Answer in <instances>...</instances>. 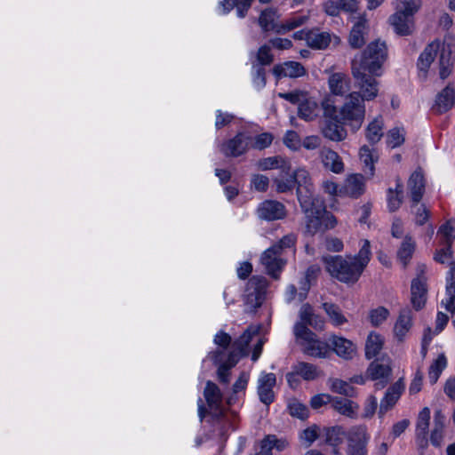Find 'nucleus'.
Here are the masks:
<instances>
[{
  "instance_id": "60",
  "label": "nucleus",
  "mask_w": 455,
  "mask_h": 455,
  "mask_svg": "<svg viewBox=\"0 0 455 455\" xmlns=\"http://www.w3.org/2000/svg\"><path fill=\"white\" fill-rule=\"evenodd\" d=\"M252 188L259 192H265L268 188L269 179L262 174H254L251 180Z\"/></svg>"
},
{
  "instance_id": "42",
  "label": "nucleus",
  "mask_w": 455,
  "mask_h": 455,
  "mask_svg": "<svg viewBox=\"0 0 455 455\" xmlns=\"http://www.w3.org/2000/svg\"><path fill=\"white\" fill-rule=\"evenodd\" d=\"M411 209L416 225L422 226L427 223L430 217V211L426 204L411 202Z\"/></svg>"
},
{
  "instance_id": "6",
  "label": "nucleus",
  "mask_w": 455,
  "mask_h": 455,
  "mask_svg": "<svg viewBox=\"0 0 455 455\" xmlns=\"http://www.w3.org/2000/svg\"><path fill=\"white\" fill-rule=\"evenodd\" d=\"M352 76L355 79V85L358 89L351 93H358L359 98L363 102L373 100L379 94V82L374 75L366 74V71L358 68H351Z\"/></svg>"
},
{
  "instance_id": "5",
  "label": "nucleus",
  "mask_w": 455,
  "mask_h": 455,
  "mask_svg": "<svg viewBox=\"0 0 455 455\" xmlns=\"http://www.w3.org/2000/svg\"><path fill=\"white\" fill-rule=\"evenodd\" d=\"M278 97L298 105V115L305 121H312L319 115V106L315 98L310 97L307 92L293 91L279 92Z\"/></svg>"
},
{
  "instance_id": "53",
  "label": "nucleus",
  "mask_w": 455,
  "mask_h": 455,
  "mask_svg": "<svg viewBox=\"0 0 455 455\" xmlns=\"http://www.w3.org/2000/svg\"><path fill=\"white\" fill-rule=\"evenodd\" d=\"M434 260L440 264H450L453 260L451 244L444 243L443 247L436 249L434 254Z\"/></svg>"
},
{
  "instance_id": "51",
  "label": "nucleus",
  "mask_w": 455,
  "mask_h": 455,
  "mask_svg": "<svg viewBox=\"0 0 455 455\" xmlns=\"http://www.w3.org/2000/svg\"><path fill=\"white\" fill-rule=\"evenodd\" d=\"M289 413L292 417L299 419H306L308 417L307 407L296 399H292L288 403Z\"/></svg>"
},
{
  "instance_id": "36",
  "label": "nucleus",
  "mask_w": 455,
  "mask_h": 455,
  "mask_svg": "<svg viewBox=\"0 0 455 455\" xmlns=\"http://www.w3.org/2000/svg\"><path fill=\"white\" fill-rule=\"evenodd\" d=\"M275 190L278 193H286L291 191L295 187L294 173L289 175V172H282V173L273 180Z\"/></svg>"
},
{
  "instance_id": "35",
  "label": "nucleus",
  "mask_w": 455,
  "mask_h": 455,
  "mask_svg": "<svg viewBox=\"0 0 455 455\" xmlns=\"http://www.w3.org/2000/svg\"><path fill=\"white\" fill-rule=\"evenodd\" d=\"M292 369L299 376L307 381L314 380L319 376L317 367L309 363L299 362L292 366Z\"/></svg>"
},
{
  "instance_id": "58",
  "label": "nucleus",
  "mask_w": 455,
  "mask_h": 455,
  "mask_svg": "<svg viewBox=\"0 0 455 455\" xmlns=\"http://www.w3.org/2000/svg\"><path fill=\"white\" fill-rule=\"evenodd\" d=\"M319 210L322 219L323 231L333 228L337 225V220L332 213L327 212L323 205V203L319 200Z\"/></svg>"
},
{
  "instance_id": "52",
  "label": "nucleus",
  "mask_w": 455,
  "mask_h": 455,
  "mask_svg": "<svg viewBox=\"0 0 455 455\" xmlns=\"http://www.w3.org/2000/svg\"><path fill=\"white\" fill-rule=\"evenodd\" d=\"M249 381V373L243 371L239 375L238 379L235 380V382L233 385L232 390L233 395L228 399V403L231 404L235 401V395L239 394L240 392H244Z\"/></svg>"
},
{
  "instance_id": "16",
  "label": "nucleus",
  "mask_w": 455,
  "mask_h": 455,
  "mask_svg": "<svg viewBox=\"0 0 455 455\" xmlns=\"http://www.w3.org/2000/svg\"><path fill=\"white\" fill-rule=\"evenodd\" d=\"M407 188L412 203H419L424 196L426 179L421 167H418L407 181Z\"/></svg>"
},
{
  "instance_id": "56",
  "label": "nucleus",
  "mask_w": 455,
  "mask_h": 455,
  "mask_svg": "<svg viewBox=\"0 0 455 455\" xmlns=\"http://www.w3.org/2000/svg\"><path fill=\"white\" fill-rule=\"evenodd\" d=\"M296 242V235L290 233L283 236L276 243L273 244L271 247L283 254L285 249L293 247Z\"/></svg>"
},
{
  "instance_id": "41",
  "label": "nucleus",
  "mask_w": 455,
  "mask_h": 455,
  "mask_svg": "<svg viewBox=\"0 0 455 455\" xmlns=\"http://www.w3.org/2000/svg\"><path fill=\"white\" fill-rule=\"evenodd\" d=\"M430 409L424 407L419 413L417 419V435L422 436L423 441L427 442L426 436L428 432L430 420Z\"/></svg>"
},
{
  "instance_id": "24",
  "label": "nucleus",
  "mask_w": 455,
  "mask_h": 455,
  "mask_svg": "<svg viewBox=\"0 0 455 455\" xmlns=\"http://www.w3.org/2000/svg\"><path fill=\"white\" fill-rule=\"evenodd\" d=\"M265 294V286H246L243 291L244 303L250 309H255L261 306Z\"/></svg>"
},
{
  "instance_id": "19",
  "label": "nucleus",
  "mask_w": 455,
  "mask_h": 455,
  "mask_svg": "<svg viewBox=\"0 0 455 455\" xmlns=\"http://www.w3.org/2000/svg\"><path fill=\"white\" fill-rule=\"evenodd\" d=\"M330 347L335 354L346 360L352 359L356 354L355 345L349 339L332 335L329 339Z\"/></svg>"
},
{
  "instance_id": "22",
  "label": "nucleus",
  "mask_w": 455,
  "mask_h": 455,
  "mask_svg": "<svg viewBox=\"0 0 455 455\" xmlns=\"http://www.w3.org/2000/svg\"><path fill=\"white\" fill-rule=\"evenodd\" d=\"M454 101V90L452 87L448 85L436 96L435 102L433 106V111L436 114L445 113L453 106Z\"/></svg>"
},
{
  "instance_id": "29",
  "label": "nucleus",
  "mask_w": 455,
  "mask_h": 455,
  "mask_svg": "<svg viewBox=\"0 0 455 455\" xmlns=\"http://www.w3.org/2000/svg\"><path fill=\"white\" fill-rule=\"evenodd\" d=\"M367 373L371 379H381L387 382L391 373V367L388 360H377L372 362L367 370Z\"/></svg>"
},
{
  "instance_id": "38",
  "label": "nucleus",
  "mask_w": 455,
  "mask_h": 455,
  "mask_svg": "<svg viewBox=\"0 0 455 455\" xmlns=\"http://www.w3.org/2000/svg\"><path fill=\"white\" fill-rule=\"evenodd\" d=\"M447 367V358L444 354H440L431 363L428 370V379L431 384L436 383L443 371Z\"/></svg>"
},
{
  "instance_id": "57",
  "label": "nucleus",
  "mask_w": 455,
  "mask_h": 455,
  "mask_svg": "<svg viewBox=\"0 0 455 455\" xmlns=\"http://www.w3.org/2000/svg\"><path fill=\"white\" fill-rule=\"evenodd\" d=\"M389 312L387 308L379 307L369 312V319L373 326H379L387 318Z\"/></svg>"
},
{
  "instance_id": "49",
  "label": "nucleus",
  "mask_w": 455,
  "mask_h": 455,
  "mask_svg": "<svg viewBox=\"0 0 455 455\" xmlns=\"http://www.w3.org/2000/svg\"><path fill=\"white\" fill-rule=\"evenodd\" d=\"M308 16L307 15H295L288 19L284 23L280 25V28L276 29V33L282 34L287 31H291L296 28L302 26L307 20Z\"/></svg>"
},
{
  "instance_id": "30",
  "label": "nucleus",
  "mask_w": 455,
  "mask_h": 455,
  "mask_svg": "<svg viewBox=\"0 0 455 455\" xmlns=\"http://www.w3.org/2000/svg\"><path fill=\"white\" fill-rule=\"evenodd\" d=\"M305 40L311 48L325 49L331 43V35L328 32L310 30L307 31Z\"/></svg>"
},
{
  "instance_id": "63",
  "label": "nucleus",
  "mask_w": 455,
  "mask_h": 455,
  "mask_svg": "<svg viewBox=\"0 0 455 455\" xmlns=\"http://www.w3.org/2000/svg\"><path fill=\"white\" fill-rule=\"evenodd\" d=\"M427 267L425 264H418L416 267L415 277L411 284H425L427 282Z\"/></svg>"
},
{
  "instance_id": "34",
  "label": "nucleus",
  "mask_w": 455,
  "mask_h": 455,
  "mask_svg": "<svg viewBox=\"0 0 455 455\" xmlns=\"http://www.w3.org/2000/svg\"><path fill=\"white\" fill-rule=\"evenodd\" d=\"M383 347V339L376 332L368 335L365 343V355L368 359L375 357Z\"/></svg>"
},
{
  "instance_id": "21",
  "label": "nucleus",
  "mask_w": 455,
  "mask_h": 455,
  "mask_svg": "<svg viewBox=\"0 0 455 455\" xmlns=\"http://www.w3.org/2000/svg\"><path fill=\"white\" fill-rule=\"evenodd\" d=\"M446 417L442 410L435 411L434 424L430 433V442L435 447H441L444 438Z\"/></svg>"
},
{
  "instance_id": "1",
  "label": "nucleus",
  "mask_w": 455,
  "mask_h": 455,
  "mask_svg": "<svg viewBox=\"0 0 455 455\" xmlns=\"http://www.w3.org/2000/svg\"><path fill=\"white\" fill-rule=\"evenodd\" d=\"M371 257L370 241H363L357 254L354 256L326 255L322 258L327 272L342 283H355L369 264Z\"/></svg>"
},
{
  "instance_id": "14",
  "label": "nucleus",
  "mask_w": 455,
  "mask_h": 455,
  "mask_svg": "<svg viewBox=\"0 0 455 455\" xmlns=\"http://www.w3.org/2000/svg\"><path fill=\"white\" fill-rule=\"evenodd\" d=\"M276 378L274 373L262 372L258 379L257 393L259 401L268 406L275 400L274 387Z\"/></svg>"
},
{
  "instance_id": "46",
  "label": "nucleus",
  "mask_w": 455,
  "mask_h": 455,
  "mask_svg": "<svg viewBox=\"0 0 455 455\" xmlns=\"http://www.w3.org/2000/svg\"><path fill=\"white\" fill-rule=\"evenodd\" d=\"M411 304L415 310H420L427 301V290L424 286H411Z\"/></svg>"
},
{
  "instance_id": "55",
  "label": "nucleus",
  "mask_w": 455,
  "mask_h": 455,
  "mask_svg": "<svg viewBox=\"0 0 455 455\" xmlns=\"http://www.w3.org/2000/svg\"><path fill=\"white\" fill-rule=\"evenodd\" d=\"M274 140V136L270 132H263L257 135L254 139L252 138V142L251 146L253 148L262 150L268 148Z\"/></svg>"
},
{
  "instance_id": "40",
  "label": "nucleus",
  "mask_w": 455,
  "mask_h": 455,
  "mask_svg": "<svg viewBox=\"0 0 455 455\" xmlns=\"http://www.w3.org/2000/svg\"><path fill=\"white\" fill-rule=\"evenodd\" d=\"M398 400V384H394L386 393L385 397L380 402L379 414H383L393 408Z\"/></svg>"
},
{
  "instance_id": "28",
  "label": "nucleus",
  "mask_w": 455,
  "mask_h": 455,
  "mask_svg": "<svg viewBox=\"0 0 455 455\" xmlns=\"http://www.w3.org/2000/svg\"><path fill=\"white\" fill-rule=\"evenodd\" d=\"M345 193L351 197H358L364 192V178L362 174H352L346 180Z\"/></svg>"
},
{
  "instance_id": "17",
  "label": "nucleus",
  "mask_w": 455,
  "mask_h": 455,
  "mask_svg": "<svg viewBox=\"0 0 455 455\" xmlns=\"http://www.w3.org/2000/svg\"><path fill=\"white\" fill-rule=\"evenodd\" d=\"M344 122L341 123L339 121L338 117L323 120V125L321 127L322 134L325 139L331 141H342L347 136V132L344 127Z\"/></svg>"
},
{
  "instance_id": "47",
  "label": "nucleus",
  "mask_w": 455,
  "mask_h": 455,
  "mask_svg": "<svg viewBox=\"0 0 455 455\" xmlns=\"http://www.w3.org/2000/svg\"><path fill=\"white\" fill-rule=\"evenodd\" d=\"M308 291V286H289L285 293L286 300L288 302H302L307 298Z\"/></svg>"
},
{
  "instance_id": "61",
  "label": "nucleus",
  "mask_w": 455,
  "mask_h": 455,
  "mask_svg": "<svg viewBox=\"0 0 455 455\" xmlns=\"http://www.w3.org/2000/svg\"><path fill=\"white\" fill-rule=\"evenodd\" d=\"M257 60L260 66L269 65L273 62V55L270 52L269 45H262L257 52Z\"/></svg>"
},
{
  "instance_id": "50",
  "label": "nucleus",
  "mask_w": 455,
  "mask_h": 455,
  "mask_svg": "<svg viewBox=\"0 0 455 455\" xmlns=\"http://www.w3.org/2000/svg\"><path fill=\"white\" fill-rule=\"evenodd\" d=\"M346 435L342 427H333L326 429L325 443L334 448L342 442V435Z\"/></svg>"
},
{
  "instance_id": "20",
  "label": "nucleus",
  "mask_w": 455,
  "mask_h": 455,
  "mask_svg": "<svg viewBox=\"0 0 455 455\" xmlns=\"http://www.w3.org/2000/svg\"><path fill=\"white\" fill-rule=\"evenodd\" d=\"M328 86L331 94L335 96H347L350 93L351 80L345 73H333L328 78Z\"/></svg>"
},
{
  "instance_id": "8",
  "label": "nucleus",
  "mask_w": 455,
  "mask_h": 455,
  "mask_svg": "<svg viewBox=\"0 0 455 455\" xmlns=\"http://www.w3.org/2000/svg\"><path fill=\"white\" fill-rule=\"evenodd\" d=\"M252 137L244 132L225 140L220 145V151L228 157H238L245 154L251 147Z\"/></svg>"
},
{
  "instance_id": "37",
  "label": "nucleus",
  "mask_w": 455,
  "mask_h": 455,
  "mask_svg": "<svg viewBox=\"0 0 455 455\" xmlns=\"http://www.w3.org/2000/svg\"><path fill=\"white\" fill-rule=\"evenodd\" d=\"M416 250V242L414 238L406 235L400 244V261L406 265Z\"/></svg>"
},
{
  "instance_id": "43",
  "label": "nucleus",
  "mask_w": 455,
  "mask_h": 455,
  "mask_svg": "<svg viewBox=\"0 0 455 455\" xmlns=\"http://www.w3.org/2000/svg\"><path fill=\"white\" fill-rule=\"evenodd\" d=\"M259 333V328L249 326L246 331L234 342V347L239 350V353L245 354L246 347L252 337Z\"/></svg>"
},
{
  "instance_id": "2",
  "label": "nucleus",
  "mask_w": 455,
  "mask_h": 455,
  "mask_svg": "<svg viewBox=\"0 0 455 455\" xmlns=\"http://www.w3.org/2000/svg\"><path fill=\"white\" fill-rule=\"evenodd\" d=\"M387 58V48L385 42L377 39L370 43L363 52L355 55L351 68L367 71L371 75L380 76V68Z\"/></svg>"
},
{
  "instance_id": "7",
  "label": "nucleus",
  "mask_w": 455,
  "mask_h": 455,
  "mask_svg": "<svg viewBox=\"0 0 455 455\" xmlns=\"http://www.w3.org/2000/svg\"><path fill=\"white\" fill-rule=\"evenodd\" d=\"M293 173L299 204L307 206L309 202L318 201L319 199L315 197V186L308 171L306 168L299 167Z\"/></svg>"
},
{
  "instance_id": "26",
  "label": "nucleus",
  "mask_w": 455,
  "mask_h": 455,
  "mask_svg": "<svg viewBox=\"0 0 455 455\" xmlns=\"http://www.w3.org/2000/svg\"><path fill=\"white\" fill-rule=\"evenodd\" d=\"M441 47H444L443 44L438 40H435L425 48L419 58L418 66L420 70H427L437 53L440 52Z\"/></svg>"
},
{
  "instance_id": "32",
  "label": "nucleus",
  "mask_w": 455,
  "mask_h": 455,
  "mask_svg": "<svg viewBox=\"0 0 455 455\" xmlns=\"http://www.w3.org/2000/svg\"><path fill=\"white\" fill-rule=\"evenodd\" d=\"M331 405L339 413L349 418H355L359 408L353 401L341 397H334Z\"/></svg>"
},
{
  "instance_id": "13",
  "label": "nucleus",
  "mask_w": 455,
  "mask_h": 455,
  "mask_svg": "<svg viewBox=\"0 0 455 455\" xmlns=\"http://www.w3.org/2000/svg\"><path fill=\"white\" fill-rule=\"evenodd\" d=\"M306 215V233L314 235L323 231L322 219L319 210V200L309 202L307 206L300 204Z\"/></svg>"
},
{
  "instance_id": "45",
  "label": "nucleus",
  "mask_w": 455,
  "mask_h": 455,
  "mask_svg": "<svg viewBox=\"0 0 455 455\" xmlns=\"http://www.w3.org/2000/svg\"><path fill=\"white\" fill-rule=\"evenodd\" d=\"M439 66L440 77L442 79L447 78L451 72L452 61L451 52L444 47H443L440 53Z\"/></svg>"
},
{
  "instance_id": "12",
  "label": "nucleus",
  "mask_w": 455,
  "mask_h": 455,
  "mask_svg": "<svg viewBox=\"0 0 455 455\" xmlns=\"http://www.w3.org/2000/svg\"><path fill=\"white\" fill-rule=\"evenodd\" d=\"M370 31V25L365 13L355 19L351 28L348 44L353 49H359L365 44Z\"/></svg>"
},
{
  "instance_id": "64",
  "label": "nucleus",
  "mask_w": 455,
  "mask_h": 455,
  "mask_svg": "<svg viewBox=\"0 0 455 455\" xmlns=\"http://www.w3.org/2000/svg\"><path fill=\"white\" fill-rule=\"evenodd\" d=\"M234 119V116L228 112H222L221 110L216 111L215 127L220 130L228 125Z\"/></svg>"
},
{
  "instance_id": "18",
  "label": "nucleus",
  "mask_w": 455,
  "mask_h": 455,
  "mask_svg": "<svg viewBox=\"0 0 455 455\" xmlns=\"http://www.w3.org/2000/svg\"><path fill=\"white\" fill-rule=\"evenodd\" d=\"M273 74L277 79L289 77L299 78L307 74V70L302 64L297 61H285L277 64L273 68Z\"/></svg>"
},
{
  "instance_id": "3",
  "label": "nucleus",
  "mask_w": 455,
  "mask_h": 455,
  "mask_svg": "<svg viewBox=\"0 0 455 455\" xmlns=\"http://www.w3.org/2000/svg\"><path fill=\"white\" fill-rule=\"evenodd\" d=\"M293 332L305 355L315 358L329 357L331 354L330 344L321 339L307 326L301 323H296Z\"/></svg>"
},
{
  "instance_id": "59",
  "label": "nucleus",
  "mask_w": 455,
  "mask_h": 455,
  "mask_svg": "<svg viewBox=\"0 0 455 455\" xmlns=\"http://www.w3.org/2000/svg\"><path fill=\"white\" fill-rule=\"evenodd\" d=\"M284 145L290 149L296 151L301 147V140L295 131H287L283 137Z\"/></svg>"
},
{
  "instance_id": "25",
  "label": "nucleus",
  "mask_w": 455,
  "mask_h": 455,
  "mask_svg": "<svg viewBox=\"0 0 455 455\" xmlns=\"http://www.w3.org/2000/svg\"><path fill=\"white\" fill-rule=\"evenodd\" d=\"M359 157L363 164V172L365 175L371 178L375 172L374 164L379 160L378 153L369 146L363 145L359 149Z\"/></svg>"
},
{
  "instance_id": "62",
  "label": "nucleus",
  "mask_w": 455,
  "mask_h": 455,
  "mask_svg": "<svg viewBox=\"0 0 455 455\" xmlns=\"http://www.w3.org/2000/svg\"><path fill=\"white\" fill-rule=\"evenodd\" d=\"M455 286H446L444 298L441 299V304L448 311H451L454 306Z\"/></svg>"
},
{
  "instance_id": "33",
  "label": "nucleus",
  "mask_w": 455,
  "mask_h": 455,
  "mask_svg": "<svg viewBox=\"0 0 455 455\" xmlns=\"http://www.w3.org/2000/svg\"><path fill=\"white\" fill-rule=\"evenodd\" d=\"M204 395L210 408L215 410L220 408L222 401V394L215 383L210 380L206 382Z\"/></svg>"
},
{
  "instance_id": "23",
  "label": "nucleus",
  "mask_w": 455,
  "mask_h": 455,
  "mask_svg": "<svg viewBox=\"0 0 455 455\" xmlns=\"http://www.w3.org/2000/svg\"><path fill=\"white\" fill-rule=\"evenodd\" d=\"M320 158L323 166L334 173H340L344 164L339 156L333 150L323 148L320 151Z\"/></svg>"
},
{
  "instance_id": "4",
  "label": "nucleus",
  "mask_w": 455,
  "mask_h": 455,
  "mask_svg": "<svg viewBox=\"0 0 455 455\" xmlns=\"http://www.w3.org/2000/svg\"><path fill=\"white\" fill-rule=\"evenodd\" d=\"M365 104L359 98L358 93H348L343 105L339 108V114L345 124L353 131H358L365 118Z\"/></svg>"
},
{
  "instance_id": "44",
  "label": "nucleus",
  "mask_w": 455,
  "mask_h": 455,
  "mask_svg": "<svg viewBox=\"0 0 455 455\" xmlns=\"http://www.w3.org/2000/svg\"><path fill=\"white\" fill-rule=\"evenodd\" d=\"M275 12L271 9L264 10L259 17V25L263 31L275 30L280 28L275 24Z\"/></svg>"
},
{
  "instance_id": "31",
  "label": "nucleus",
  "mask_w": 455,
  "mask_h": 455,
  "mask_svg": "<svg viewBox=\"0 0 455 455\" xmlns=\"http://www.w3.org/2000/svg\"><path fill=\"white\" fill-rule=\"evenodd\" d=\"M383 119L380 116L369 123L365 129V138L371 145L378 143L383 137Z\"/></svg>"
},
{
  "instance_id": "54",
  "label": "nucleus",
  "mask_w": 455,
  "mask_h": 455,
  "mask_svg": "<svg viewBox=\"0 0 455 455\" xmlns=\"http://www.w3.org/2000/svg\"><path fill=\"white\" fill-rule=\"evenodd\" d=\"M319 427L316 425H313L304 429L300 435V441L305 444L306 447H309L319 436Z\"/></svg>"
},
{
  "instance_id": "39",
  "label": "nucleus",
  "mask_w": 455,
  "mask_h": 455,
  "mask_svg": "<svg viewBox=\"0 0 455 455\" xmlns=\"http://www.w3.org/2000/svg\"><path fill=\"white\" fill-rule=\"evenodd\" d=\"M323 308L334 326H340L347 322L338 306L326 302L323 304Z\"/></svg>"
},
{
  "instance_id": "9",
  "label": "nucleus",
  "mask_w": 455,
  "mask_h": 455,
  "mask_svg": "<svg viewBox=\"0 0 455 455\" xmlns=\"http://www.w3.org/2000/svg\"><path fill=\"white\" fill-rule=\"evenodd\" d=\"M420 6V0H400V36H408L413 32L414 15Z\"/></svg>"
},
{
  "instance_id": "15",
  "label": "nucleus",
  "mask_w": 455,
  "mask_h": 455,
  "mask_svg": "<svg viewBox=\"0 0 455 455\" xmlns=\"http://www.w3.org/2000/svg\"><path fill=\"white\" fill-rule=\"evenodd\" d=\"M257 213L259 219L273 221L283 219L286 216V210L278 201L266 200L259 205Z\"/></svg>"
},
{
  "instance_id": "27",
  "label": "nucleus",
  "mask_w": 455,
  "mask_h": 455,
  "mask_svg": "<svg viewBox=\"0 0 455 455\" xmlns=\"http://www.w3.org/2000/svg\"><path fill=\"white\" fill-rule=\"evenodd\" d=\"M257 166L261 171L281 169L282 172H288L291 169L290 162L286 158L280 156L262 158L258 161Z\"/></svg>"
},
{
  "instance_id": "48",
  "label": "nucleus",
  "mask_w": 455,
  "mask_h": 455,
  "mask_svg": "<svg viewBox=\"0 0 455 455\" xmlns=\"http://www.w3.org/2000/svg\"><path fill=\"white\" fill-rule=\"evenodd\" d=\"M329 382L331 391L346 396L355 395V388L349 383L339 379H330Z\"/></svg>"
},
{
  "instance_id": "11",
  "label": "nucleus",
  "mask_w": 455,
  "mask_h": 455,
  "mask_svg": "<svg viewBox=\"0 0 455 455\" xmlns=\"http://www.w3.org/2000/svg\"><path fill=\"white\" fill-rule=\"evenodd\" d=\"M260 262L267 274L274 280H278L287 261L283 258L282 253L269 247L261 254Z\"/></svg>"
},
{
  "instance_id": "10",
  "label": "nucleus",
  "mask_w": 455,
  "mask_h": 455,
  "mask_svg": "<svg viewBox=\"0 0 455 455\" xmlns=\"http://www.w3.org/2000/svg\"><path fill=\"white\" fill-rule=\"evenodd\" d=\"M347 441V455H367L369 437L363 426L353 427L346 434Z\"/></svg>"
}]
</instances>
